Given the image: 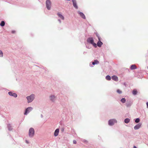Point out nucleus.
<instances>
[{
	"label": "nucleus",
	"instance_id": "nucleus-1",
	"mask_svg": "<svg viewBox=\"0 0 148 148\" xmlns=\"http://www.w3.org/2000/svg\"><path fill=\"white\" fill-rule=\"evenodd\" d=\"M34 130L33 128H30L29 131V135L30 137H32L34 134Z\"/></svg>",
	"mask_w": 148,
	"mask_h": 148
},
{
	"label": "nucleus",
	"instance_id": "nucleus-2",
	"mask_svg": "<svg viewBox=\"0 0 148 148\" xmlns=\"http://www.w3.org/2000/svg\"><path fill=\"white\" fill-rule=\"evenodd\" d=\"M46 7L48 10H50L51 6V2L50 0H47L46 2Z\"/></svg>",
	"mask_w": 148,
	"mask_h": 148
},
{
	"label": "nucleus",
	"instance_id": "nucleus-3",
	"mask_svg": "<svg viewBox=\"0 0 148 148\" xmlns=\"http://www.w3.org/2000/svg\"><path fill=\"white\" fill-rule=\"evenodd\" d=\"M87 41L88 42L90 43L92 45L95 47H96V43L94 42V40L92 38H89L87 40Z\"/></svg>",
	"mask_w": 148,
	"mask_h": 148
},
{
	"label": "nucleus",
	"instance_id": "nucleus-4",
	"mask_svg": "<svg viewBox=\"0 0 148 148\" xmlns=\"http://www.w3.org/2000/svg\"><path fill=\"white\" fill-rule=\"evenodd\" d=\"M34 98V95L33 94L31 95L30 96L27 97L28 103L31 102L32 101Z\"/></svg>",
	"mask_w": 148,
	"mask_h": 148
},
{
	"label": "nucleus",
	"instance_id": "nucleus-5",
	"mask_svg": "<svg viewBox=\"0 0 148 148\" xmlns=\"http://www.w3.org/2000/svg\"><path fill=\"white\" fill-rule=\"evenodd\" d=\"M116 122V121L115 119H110L108 121V124L110 125H112Z\"/></svg>",
	"mask_w": 148,
	"mask_h": 148
},
{
	"label": "nucleus",
	"instance_id": "nucleus-6",
	"mask_svg": "<svg viewBox=\"0 0 148 148\" xmlns=\"http://www.w3.org/2000/svg\"><path fill=\"white\" fill-rule=\"evenodd\" d=\"M96 36L99 39V41L97 43V45L98 47H101L102 45L103 44V43L101 41L100 38L99 37V36L97 34Z\"/></svg>",
	"mask_w": 148,
	"mask_h": 148
},
{
	"label": "nucleus",
	"instance_id": "nucleus-7",
	"mask_svg": "<svg viewBox=\"0 0 148 148\" xmlns=\"http://www.w3.org/2000/svg\"><path fill=\"white\" fill-rule=\"evenodd\" d=\"M33 108L32 107H29L27 108L25 112L24 113L25 115H27L28 113H29L32 110Z\"/></svg>",
	"mask_w": 148,
	"mask_h": 148
},
{
	"label": "nucleus",
	"instance_id": "nucleus-8",
	"mask_svg": "<svg viewBox=\"0 0 148 148\" xmlns=\"http://www.w3.org/2000/svg\"><path fill=\"white\" fill-rule=\"evenodd\" d=\"M9 95L11 96H13L14 97H16L17 96V94L14 93H13L11 92H8Z\"/></svg>",
	"mask_w": 148,
	"mask_h": 148
},
{
	"label": "nucleus",
	"instance_id": "nucleus-9",
	"mask_svg": "<svg viewBox=\"0 0 148 148\" xmlns=\"http://www.w3.org/2000/svg\"><path fill=\"white\" fill-rule=\"evenodd\" d=\"M73 3V5L74 7L76 9L78 8V6L77 5L76 2L75 0H72Z\"/></svg>",
	"mask_w": 148,
	"mask_h": 148
},
{
	"label": "nucleus",
	"instance_id": "nucleus-10",
	"mask_svg": "<svg viewBox=\"0 0 148 148\" xmlns=\"http://www.w3.org/2000/svg\"><path fill=\"white\" fill-rule=\"evenodd\" d=\"M141 124L140 123H139L137 124V125H136L134 127V128L135 130H137L139 128L141 127Z\"/></svg>",
	"mask_w": 148,
	"mask_h": 148
},
{
	"label": "nucleus",
	"instance_id": "nucleus-11",
	"mask_svg": "<svg viewBox=\"0 0 148 148\" xmlns=\"http://www.w3.org/2000/svg\"><path fill=\"white\" fill-rule=\"evenodd\" d=\"M112 79L116 81H117L118 80V77L117 76H113L112 77Z\"/></svg>",
	"mask_w": 148,
	"mask_h": 148
},
{
	"label": "nucleus",
	"instance_id": "nucleus-12",
	"mask_svg": "<svg viewBox=\"0 0 148 148\" xmlns=\"http://www.w3.org/2000/svg\"><path fill=\"white\" fill-rule=\"evenodd\" d=\"M59 132V129H57L55 131L54 135L55 136H57L58 135Z\"/></svg>",
	"mask_w": 148,
	"mask_h": 148
},
{
	"label": "nucleus",
	"instance_id": "nucleus-13",
	"mask_svg": "<svg viewBox=\"0 0 148 148\" xmlns=\"http://www.w3.org/2000/svg\"><path fill=\"white\" fill-rule=\"evenodd\" d=\"M79 14L80 15V16L82 18L84 19H85L86 17L84 14L81 12H80L79 13Z\"/></svg>",
	"mask_w": 148,
	"mask_h": 148
},
{
	"label": "nucleus",
	"instance_id": "nucleus-14",
	"mask_svg": "<svg viewBox=\"0 0 148 148\" xmlns=\"http://www.w3.org/2000/svg\"><path fill=\"white\" fill-rule=\"evenodd\" d=\"M130 68L131 69L133 70L136 69L137 67L135 65H131Z\"/></svg>",
	"mask_w": 148,
	"mask_h": 148
},
{
	"label": "nucleus",
	"instance_id": "nucleus-15",
	"mask_svg": "<svg viewBox=\"0 0 148 148\" xmlns=\"http://www.w3.org/2000/svg\"><path fill=\"white\" fill-rule=\"evenodd\" d=\"M99 63V61L97 60H94V62H92V64L93 65H95V64H98Z\"/></svg>",
	"mask_w": 148,
	"mask_h": 148
},
{
	"label": "nucleus",
	"instance_id": "nucleus-16",
	"mask_svg": "<svg viewBox=\"0 0 148 148\" xmlns=\"http://www.w3.org/2000/svg\"><path fill=\"white\" fill-rule=\"evenodd\" d=\"M58 15L59 16L60 18L64 20V17L61 14H60L59 13H58Z\"/></svg>",
	"mask_w": 148,
	"mask_h": 148
},
{
	"label": "nucleus",
	"instance_id": "nucleus-17",
	"mask_svg": "<svg viewBox=\"0 0 148 148\" xmlns=\"http://www.w3.org/2000/svg\"><path fill=\"white\" fill-rule=\"evenodd\" d=\"M50 99L52 101H53L55 99V97L54 95H52L50 96Z\"/></svg>",
	"mask_w": 148,
	"mask_h": 148
},
{
	"label": "nucleus",
	"instance_id": "nucleus-18",
	"mask_svg": "<svg viewBox=\"0 0 148 148\" xmlns=\"http://www.w3.org/2000/svg\"><path fill=\"white\" fill-rule=\"evenodd\" d=\"M130 120L128 118L126 119L124 121L125 122V123H128L130 121Z\"/></svg>",
	"mask_w": 148,
	"mask_h": 148
},
{
	"label": "nucleus",
	"instance_id": "nucleus-19",
	"mask_svg": "<svg viewBox=\"0 0 148 148\" xmlns=\"http://www.w3.org/2000/svg\"><path fill=\"white\" fill-rule=\"evenodd\" d=\"M106 79L107 80H111V77H110V76L109 75H107L106 77Z\"/></svg>",
	"mask_w": 148,
	"mask_h": 148
},
{
	"label": "nucleus",
	"instance_id": "nucleus-20",
	"mask_svg": "<svg viewBox=\"0 0 148 148\" xmlns=\"http://www.w3.org/2000/svg\"><path fill=\"white\" fill-rule=\"evenodd\" d=\"M5 24V22L4 21H3L1 22V23L0 24V25L1 26L3 27L4 26Z\"/></svg>",
	"mask_w": 148,
	"mask_h": 148
},
{
	"label": "nucleus",
	"instance_id": "nucleus-21",
	"mask_svg": "<svg viewBox=\"0 0 148 148\" xmlns=\"http://www.w3.org/2000/svg\"><path fill=\"white\" fill-rule=\"evenodd\" d=\"M133 94L134 95H136L137 93V91L136 90L134 89L133 90L132 92Z\"/></svg>",
	"mask_w": 148,
	"mask_h": 148
},
{
	"label": "nucleus",
	"instance_id": "nucleus-22",
	"mask_svg": "<svg viewBox=\"0 0 148 148\" xmlns=\"http://www.w3.org/2000/svg\"><path fill=\"white\" fill-rule=\"evenodd\" d=\"M126 100L125 98H122L121 99V101L123 103H124L125 102Z\"/></svg>",
	"mask_w": 148,
	"mask_h": 148
},
{
	"label": "nucleus",
	"instance_id": "nucleus-23",
	"mask_svg": "<svg viewBox=\"0 0 148 148\" xmlns=\"http://www.w3.org/2000/svg\"><path fill=\"white\" fill-rule=\"evenodd\" d=\"M140 121V119L139 118H137L135 121V122L136 123H138Z\"/></svg>",
	"mask_w": 148,
	"mask_h": 148
},
{
	"label": "nucleus",
	"instance_id": "nucleus-24",
	"mask_svg": "<svg viewBox=\"0 0 148 148\" xmlns=\"http://www.w3.org/2000/svg\"><path fill=\"white\" fill-rule=\"evenodd\" d=\"M3 56V53L2 51L0 50V57H2Z\"/></svg>",
	"mask_w": 148,
	"mask_h": 148
},
{
	"label": "nucleus",
	"instance_id": "nucleus-25",
	"mask_svg": "<svg viewBox=\"0 0 148 148\" xmlns=\"http://www.w3.org/2000/svg\"><path fill=\"white\" fill-rule=\"evenodd\" d=\"M117 93H118L119 94H121L122 93V91L119 89H118L117 90Z\"/></svg>",
	"mask_w": 148,
	"mask_h": 148
},
{
	"label": "nucleus",
	"instance_id": "nucleus-26",
	"mask_svg": "<svg viewBox=\"0 0 148 148\" xmlns=\"http://www.w3.org/2000/svg\"><path fill=\"white\" fill-rule=\"evenodd\" d=\"M73 143L74 144H76L77 143V141L76 140H73Z\"/></svg>",
	"mask_w": 148,
	"mask_h": 148
},
{
	"label": "nucleus",
	"instance_id": "nucleus-27",
	"mask_svg": "<svg viewBox=\"0 0 148 148\" xmlns=\"http://www.w3.org/2000/svg\"><path fill=\"white\" fill-rule=\"evenodd\" d=\"M146 104L147 105V108H148V102H147L146 103Z\"/></svg>",
	"mask_w": 148,
	"mask_h": 148
},
{
	"label": "nucleus",
	"instance_id": "nucleus-28",
	"mask_svg": "<svg viewBox=\"0 0 148 148\" xmlns=\"http://www.w3.org/2000/svg\"><path fill=\"white\" fill-rule=\"evenodd\" d=\"M137 148L136 147V146H134V148Z\"/></svg>",
	"mask_w": 148,
	"mask_h": 148
},
{
	"label": "nucleus",
	"instance_id": "nucleus-29",
	"mask_svg": "<svg viewBox=\"0 0 148 148\" xmlns=\"http://www.w3.org/2000/svg\"><path fill=\"white\" fill-rule=\"evenodd\" d=\"M26 143H28V142H27V141H26Z\"/></svg>",
	"mask_w": 148,
	"mask_h": 148
}]
</instances>
